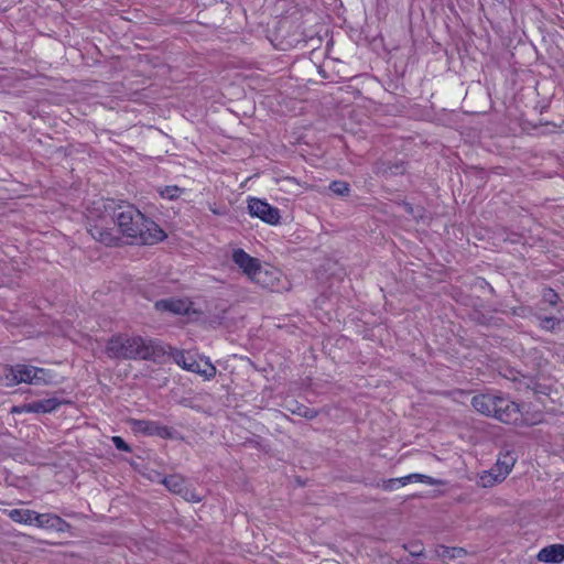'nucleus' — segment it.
Masks as SVG:
<instances>
[{
	"instance_id": "1",
	"label": "nucleus",
	"mask_w": 564,
	"mask_h": 564,
	"mask_svg": "<svg viewBox=\"0 0 564 564\" xmlns=\"http://www.w3.org/2000/svg\"><path fill=\"white\" fill-rule=\"evenodd\" d=\"M118 227L126 236L143 245L162 241L166 235L158 224L144 217L132 205H119L112 214Z\"/></svg>"
},
{
	"instance_id": "2",
	"label": "nucleus",
	"mask_w": 564,
	"mask_h": 564,
	"mask_svg": "<svg viewBox=\"0 0 564 564\" xmlns=\"http://www.w3.org/2000/svg\"><path fill=\"white\" fill-rule=\"evenodd\" d=\"M155 352L152 340L140 336L118 335L112 337L107 345V354L110 358L119 359H149Z\"/></svg>"
},
{
	"instance_id": "3",
	"label": "nucleus",
	"mask_w": 564,
	"mask_h": 564,
	"mask_svg": "<svg viewBox=\"0 0 564 564\" xmlns=\"http://www.w3.org/2000/svg\"><path fill=\"white\" fill-rule=\"evenodd\" d=\"M1 380L7 387L19 383L50 386L56 383V373L50 369L31 365H15L4 368Z\"/></svg>"
},
{
	"instance_id": "4",
	"label": "nucleus",
	"mask_w": 564,
	"mask_h": 564,
	"mask_svg": "<svg viewBox=\"0 0 564 564\" xmlns=\"http://www.w3.org/2000/svg\"><path fill=\"white\" fill-rule=\"evenodd\" d=\"M495 419L514 425H535L543 419L540 411H531L520 406L509 398L500 397Z\"/></svg>"
},
{
	"instance_id": "5",
	"label": "nucleus",
	"mask_w": 564,
	"mask_h": 564,
	"mask_svg": "<svg viewBox=\"0 0 564 564\" xmlns=\"http://www.w3.org/2000/svg\"><path fill=\"white\" fill-rule=\"evenodd\" d=\"M171 356L181 368L197 373L207 380L216 375V368L208 358L200 357L197 359L194 354L178 349L173 350Z\"/></svg>"
},
{
	"instance_id": "6",
	"label": "nucleus",
	"mask_w": 564,
	"mask_h": 564,
	"mask_svg": "<svg viewBox=\"0 0 564 564\" xmlns=\"http://www.w3.org/2000/svg\"><path fill=\"white\" fill-rule=\"evenodd\" d=\"M250 281L272 292H281L286 289V285L282 280V272L268 264H260Z\"/></svg>"
},
{
	"instance_id": "7",
	"label": "nucleus",
	"mask_w": 564,
	"mask_h": 564,
	"mask_svg": "<svg viewBox=\"0 0 564 564\" xmlns=\"http://www.w3.org/2000/svg\"><path fill=\"white\" fill-rule=\"evenodd\" d=\"M248 210L252 217H257L269 225H278L280 223V210L260 198H249Z\"/></svg>"
},
{
	"instance_id": "8",
	"label": "nucleus",
	"mask_w": 564,
	"mask_h": 564,
	"mask_svg": "<svg viewBox=\"0 0 564 564\" xmlns=\"http://www.w3.org/2000/svg\"><path fill=\"white\" fill-rule=\"evenodd\" d=\"M163 485L172 492L181 495L187 501L197 502L200 498L187 488V482L181 475H171L162 480Z\"/></svg>"
},
{
	"instance_id": "9",
	"label": "nucleus",
	"mask_w": 564,
	"mask_h": 564,
	"mask_svg": "<svg viewBox=\"0 0 564 564\" xmlns=\"http://www.w3.org/2000/svg\"><path fill=\"white\" fill-rule=\"evenodd\" d=\"M232 261L238 265L242 273L248 276L249 280L252 279L257 269L261 264L257 258L251 257L242 249L234 250Z\"/></svg>"
},
{
	"instance_id": "10",
	"label": "nucleus",
	"mask_w": 564,
	"mask_h": 564,
	"mask_svg": "<svg viewBox=\"0 0 564 564\" xmlns=\"http://www.w3.org/2000/svg\"><path fill=\"white\" fill-rule=\"evenodd\" d=\"M501 395L496 394H479L473 398L471 404L475 410L487 416H496L498 403Z\"/></svg>"
},
{
	"instance_id": "11",
	"label": "nucleus",
	"mask_w": 564,
	"mask_h": 564,
	"mask_svg": "<svg viewBox=\"0 0 564 564\" xmlns=\"http://www.w3.org/2000/svg\"><path fill=\"white\" fill-rule=\"evenodd\" d=\"M34 525L41 529H52L57 532H65L69 524L61 517L53 513H35Z\"/></svg>"
},
{
	"instance_id": "12",
	"label": "nucleus",
	"mask_w": 564,
	"mask_h": 564,
	"mask_svg": "<svg viewBox=\"0 0 564 564\" xmlns=\"http://www.w3.org/2000/svg\"><path fill=\"white\" fill-rule=\"evenodd\" d=\"M159 311H167L176 315H188L192 312V302L183 299H167L155 303Z\"/></svg>"
},
{
	"instance_id": "13",
	"label": "nucleus",
	"mask_w": 564,
	"mask_h": 564,
	"mask_svg": "<svg viewBox=\"0 0 564 564\" xmlns=\"http://www.w3.org/2000/svg\"><path fill=\"white\" fill-rule=\"evenodd\" d=\"M129 424L134 433L159 435L161 437H165L169 434L165 426H161L153 421L132 419L129 421Z\"/></svg>"
},
{
	"instance_id": "14",
	"label": "nucleus",
	"mask_w": 564,
	"mask_h": 564,
	"mask_svg": "<svg viewBox=\"0 0 564 564\" xmlns=\"http://www.w3.org/2000/svg\"><path fill=\"white\" fill-rule=\"evenodd\" d=\"M538 558L544 563H562L564 561V545L552 544L545 546L538 553Z\"/></svg>"
},
{
	"instance_id": "15",
	"label": "nucleus",
	"mask_w": 564,
	"mask_h": 564,
	"mask_svg": "<svg viewBox=\"0 0 564 564\" xmlns=\"http://www.w3.org/2000/svg\"><path fill=\"white\" fill-rule=\"evenodd\" d=\"M35 511L30 509H12L7 511L8 517L21 524L34 525Z\"/></svg>"
},
{
	"instance_id": "16",
	"label": "nucleus",
	"mask_w": 564,
	"mask_h": 564,
	"mask_svg": "<svg viewBox=\"0 0 564 564\" xmlns=\"http://www.w3.org/2000/svg\"><path fill=\"white\" fill-rule=\"evenodd\" d=\"M89 232L94 239L100 241L107 246L112 245L116 241V237L111 231L100 227L99 225H90Z\"/></svg>"
},
{
	"instance_id": "17",
	"label": "nucleus",
	"mask_w": 564,
	"mask_h": 564,
	"mask_svg": "<svg viewBox=\"0 0 564 564\" xmlns=\"http://www.w3.org/2000/svg\"><path fill=\"white\" fill-rule=\"evenodd\" d=\"M62 402L56 398L33 401V413H51L55 411Z\"/></svg>"
},
{
	"instance_id": "18",
	"label": "nucleus",
	"mask_w": 564,
	"mask_h": 564,
	"mask_svg": "<svg viewBox=\"0 0 564 564\" xmlns=\"http://www.w3.org/2000/svg\"><path fill=\"white\" fill-rule=\"evenodd\" d=\"M505 479L506 477H503V474L495 476L489 469L478 475L477 485L482 488H490L502 482Z\"/></svg>"
},
{
	"instance_id": "19",
	"label": "nucleus",
	"mask_w": 564,
	"mask_h": 564,
	"mask_svg": "<svg viewBox=\"0 0 564 564\" xmlns=\"http://www.w3.org/2000/svg\"><path fill=\"white\" fill-rule=\"evenodd\" d=\"M514 463L516 458L510 453H505L498 457L495 467H497L499 470H502L501 474H503V477L507 478V476L511 473Z\"/></svg>"
},
{
	"instance_id": "20",
	"label": "nucleus",
	"mask_w": 564,
	"mask_h": 564,
	"mask_svg": "<svg viewBox=\"0 0 564 564\" xmlns=\"http://www.w3.org/2000/svg\"><path fill=\"white\" fill-rule=\"evenodd\" d=\"M329 189L338 196H346L349 194V185L344 181H334L329 184Z\"/></svg>"
},
{
	"instance_id": "21",
	"label": "nucleus",
	"mask_w": 564,
	"mask_h": 564,
	"mask_svg": "<svg viewBox=\"0 0 564 564\" xmlns=\"http://www.w3.org/2000/svg\"><path fill=\"white\" fill-rule=\"evenodd\" d=\"M409 482H411V477L404 476V477L388 480L387 482H384L383 488L386 490L392 491V490L399 489L402 486L408 485Z\"/></svg>"
},
{
	"instance_id": "22",
	"label": "nucleus",
	"mask_w": 564,
	"mask_h": 564,
	"mask_svg": "<svg viewBox=\"0 0 564 564\" xmlns=\"http://www.w3.org/2000/svg\"><path fill=\"white\" fill-rule=\"evenodd\" d=\"M182 193V189L177 186H165L163 189L160 191V194L162 197L167 199H174L177 198Z\"/></svg>"
},
{
	"instance_id": "23",
	"label": "nucleus",
	"mask_w": 564,
	"mask_h": 564,
	"mask_svg": "<svg viewBox=\"0 0 564 564\" xmlns=\"http://www.w3.org/2000/svg\"><path fill=\"white\" fill-rule=\"evenodd\" d=\"M401 207L404 209L405 213L411 215L415 219H422L423 218V209L420 207H413L410 203H403Z\"/></svg>"
},
{
	"instance_id": "24",
	"label": "nucleus",
	"mask_w": 564,
	"mask_h": 564,
	"mask_svg": "<svg viewBox=\"0 0 564 564\" xmlns=\"http://www.w3.org/2000/svg\"><path fill=\"white\" fill-rule=\"evenodd\" d=\"M406 477H411V481H419V482H424V484H427V485H435L436 484L435 479H433L430 476L423 475V474H410Z\"/></svg>"
},
{
	"instance_id": "25",
	"label": "nucleus",
	"mask_w": 564,
	"mask_h": 564,
	"mask_svg": "<svg viewBox=\"0 0 564 564\" xmlns=\"http://www.w3.org/2000/svg\"><path fill=\"white\" fill-rule=\"evenodd\" d=\"M557 324L558 319L555 317H544L540 322L541 327L546 330H553Z\"/></svg>"
},
{
	"instance_id": "26",
	"label": "nucleus",
	"mask_w": 564,
	"mask_h": 564,
	"mask_svg": "<svg viewBox=\"0 0 564 564\" xmlns=\"http://www.w3.org/2000/svg\"><path fill=\"white\" fill-rule=\"evenodd\" d=\"M112 443L115 447L122 452H131V447L120 436H112Z\"/></svg>"
},
{
	"instance_id": "27",
	"label": "nucleus",
	"mask_w": 564,
	"mask_h": 564,
	"mask_svg": "<svg viewBox=\"0 0 564 564\" xmlns=\"http://www.w3.org/2000/svg\"><path fill=\"white\" fill-rule=\"evenodd\" d=\"M11 412L15 413V414L33 413L32 402L24 403V404H21V405H15V406L12 408Z\"/></svg>"
},
{
	"instance_id": "28",
	"label": "nucleus",
	"mask_w": 564,
	"mask_h": 564,
	"mask_svg": "<svg viewBox=\"0 0 564 564\" xmlns=\"http://www.w3.org/2000/svg\"><path fill=\"white\" fill-rule=\"evenodd\" d=\"M543 297L545 301H547L551 305H555L557 303L558 296L556 293H554L552 290H547Z\"/></svg>"
},
{
	"instance_id": "29",
	"label": "nucleus",
	"mask_w": 564,
	"mask_h": 564,
	"mask_svg": "<svg viewBox=\"0 0 564 564\" xmlns=\"http://www.w3.org/2000/svg\"><path fill=\"white\" fill-rule=\"evenodd\" d=\"M490 470H491V473H494L495 476H498L502 473V470L497 469V467H495V466Z\"/></svg>"
},
{
	"instance_id": "30",
	"label": "nucleus",
	"mask_w": 564,
	"mask_h": 564,
	"mask_svg": "<svg viewBox=\"0 0 564 564\" xmlns=\"http://www.w3.org/2000/svg\"><path fill=\"white\" fill-rule=\"evenodd\" d=\"M490 470H491V473H494L495 476H498L502 473V470L497 469V467H495V466Z\"/></svg>"
},
{
	"instance_id": "31",
	"label": "nucleus",
	"mask_w": 564,
	"mask_h": 564,
	"mask_svg": "<svg viewBox=\"0 0 564 564\" xmlns=\"http://www.w3.org/2000/svg\"><path fill=\"white\" fill-rule=\"evenodd\" d=\"M299 414H302V412H299ZM303 415H304V416H308V413H307V411H306V410H305V412H303Z\"/></svg>"
},
{
	"instance_id": "32",
	"label": "nucleus",
	"mask_w": 564,
	"mask_h": 564,
	"mask_svg": "<svg viewBox=\"0 0 564 564\" xmlns=\"http://www.w3.org/2000/svg\"><path fill=\"white\" fill-rule=\"evenodd\" d=\"M453 551H456V549H454ZM458 553L463 552V549H459L457 550Z\"/></svg>"
}]
</instances>
